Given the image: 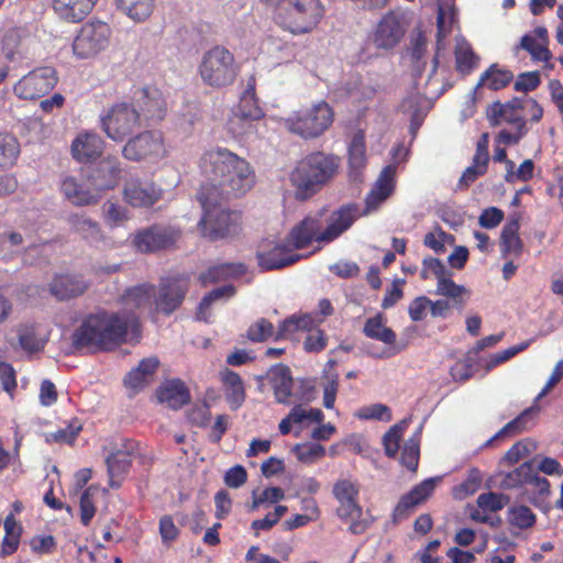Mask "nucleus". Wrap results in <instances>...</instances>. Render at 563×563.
<instances>
[{"instance_id":"nucleus-50","label":"nucleus","mask_w":563,"mask_h":563,"mask_svg":"<svg viewBox=\"0 0 563 563\" xmlns=\"http://www.w3.org/2000/svg\"><path fill=\"white\" fill-rule=\"evenodd\" d=\"M222 380L227 386V397L235 407L241 406L244 401V387L241 377L231 371H227L222 375Z\"/></svg>"},{"instance_id":"nucleus-41","label":"nucleus","mask_w":563,"mask_h":563,"mask_svg":"<svg viewBox=\"0 0 563 563\" xmlns=\"http://www.w3.org/2000/svg\"><path fill=\"white\" fill-rule=\"evenodd\" d=\"M46 341V333L40 327L23 325L19 329L20 346L27 353L41 351Z\"/></svg>"},{"instance_id":"nucleus-13","label":"nucleus","mask_w":563,"mask_h":563,"mask_svg":"<svg viewBox=\"0 0 563 563\" xmlns=\"http://www.w3.org/2000/svg\"><path fill=\"white\" fill-rule=\"evenodd\" d=\"M123 156L132 162L156 163L168 154L162 133L145 131L128 140L122 148Z\"/></svg>"},{"instance_id":"nucleus-51","label":"nucleus","mask_w":563,"mask_h":563,"mask_svg":"<svg viewBox=\"0 0 563 563\" xmlns=\"http://www.w3.org/2000/svg\"><path fill=\"white\" fill-rule=\"evenodd\" d=\"M489 161L473 156L472 164L463 172L459 179L457 188H468L477 178L485 175L488 169Z\"/></svg>"},{"instance_id":"nucleus-26","label":"nucleus","mask_w":563,"mask_h":563,"mask_svg":"<svg viewBox=\"0 0 563 563\" xmlns=\"http://www.w3.org/2000/svg\"><path fill=\"white\" fill-rule=\"evenodd\" d=\"M103 140L96 133H79L71 143L73 157L79 163L97 159L102 154Z\"/></svg>"},{"instance_id":"nucleus-53","label":"nucleus","mask_w":563,"mask_h":563,"mask_svg":"<svg viewBox=\"0 0 563 563\" xmlns=\"http://www.w3.org/2000/svg\"><path fill=\"white\" fill-rule=\"evenodd\" d=\"M409 426V419H404L399 423L394 424L384 435L383 443L385 452L389 457H395L399 450V442L404 432Z\"/></svg>"},{"instance_id":"nucleus-27","label":"nucleus","mask_w":563,"mask_h":563,"mask_svg":"<svg viewBox=\"0 0 563 563\" xmlns=\"http://www.w3.org/2000/svg\"><path fill=\"white\" fill-rule=\"evenodd\" d=\"M437 481V478H428L402 496L394 509V519L397 521L406 518L417 505L426 500L434 490Z\"/></svg>"},{"instance_id":"nucleus-30","label":"nucleus","mask_w":563,"mask_h":563,"mask_svg":"<svg viewBox=\"0 0 563 563\" xmlns=\"http://www.w3.org/2000/svg\"><path fill=\"white\" fill-rule=\"evenodd\" d=\"M438 41H437V49L440 51L442 48V41L453 31V27L456 23V11L455 7L451 0L442 1L438 8ZM438 55L433 58L432 74L437 71L438 68Z\"/></svg>"},{"instance_id":"nucleus-60","label":"nucleus","mask_w":563,"mask_h":563,"mask_svg":"<svg viewBox=\"0 0 563 563\" xmlns=\"http://www.w3.org/2000/svg\"><path fill=\"white\" fill-rule=\"evenodd\" d=\"M294 424H302L305 422H318L320 423L324 415L318 408H305L302 406H295L288 413Z\"/></svg>"},{"instance_id":"nucleus-1","label":"nucleus","mask_w":563,"mask_h":563,"mask_svg":"<svg viewBox=\"0 0 563 563\" xmlns=\"http://www.w3.org/2000/svg\"><path fill=\"white\" fill-rule=\"evenodd\" d=\"M155 295L153 286L148 284L128 288L121 296L122 310L89 314L74 332V345L77 349L111 350L123 342L137 340L139 316L153 311Z\"/></svg>"},{"instance_id":"nucleus-32","label":"nucleus","mask_w":563,"mask_h":563,"mask_svg":"<svg viewBox=\"0 0 563 563\" xmlns=\"http://www.w3.org/2000/svg\"><path fill=\"white\" fill-rule=\"evenodd\" d=\"M86 289L87 283L78 275H57L51 284L52 295L60 300L79 296Z\"/></svg>"},{"instance_id":"nucleus-18","label":"nucleus","mask_w":563,"mask_h":563,"mask_svg":"<svg viewBox=\"0 0 563 563\" xmlns=\"http://www.w3.org/2000/svg\"><path fill=\"white\" fill-rule=\"evenodd\" d=\"M59 189L64 198L76 207L91 206L99 201V194L89 177L64 176Z\"/></svg>"},{"instance_id":"nucleus-44","label":"nucleus","mask_w":563,"mask_h":563,"mask_svg":"<svg viewBox=\"0 0 563 563\" xmlns=\"http://www.w3.org/2000/svg\"><path fill=\"white\" fill-rule=\"evenodd\" d=\"M234 294L235 289L231 285H225L210 291L202 298L198 307L197 319L200 321L209 322L211 314L209 313L208 309L210 308V306L219 299H229Z\"/></svg>"},{"instance_id":"nucleus-24","label":"nucleus","mask_w":563,"mask_h":563,"mask_svg":"<svg viewBox=\"0 0 563 563\" xmlns=\"http://www.w3.org/2000/svg\"><path fill=\"white\" fill-rule=\"evenodd\" d=\"M142 114V122L162 120L165 102L158 90L144 88L134 92L132 100Z\"/></svg>"},{"instance_id":"nucleus-33","label":"nucleus","mask_w":563,"mask_h":563,"mask_svg":"<svg viewBox=\"0 0 563 563\" xmlns=\"http://www.w3.org/2000/svg\"><path fill=\"white\" fill-rule=\"evenodd\" d=\"M519 221L507 222L500 233V252L503 257L518 258L523 251V243L519 236Z\"/></svg>"},{"instance_id":"nucleus-38","label":"nucleus","mask_w":563,"mask_h":563,"mask_svg":"<svg viewBox=\"0 0 563 563\" xmlns=\"http://www.w3.org/2000/svg\"><path fill=\"white\" fill-rule=\"evenodd\" d=\"M246 267L242 263H223L210 267L200 275L202 284L217 283L229 278H238L244 275Z\"/></svg>"},{"instance_id":"nucleus-9","label":"nucleus","mask_w":563,"mask_h":563,"mask_svg":"<svg viewBox=\"0 0 563 563\" xmlns=\"http://www.w3.org/2000/svg\"><path fill=\"white\" fill-rule=\"evenodd\" d=\"M238 70L233 54L228 48L219 45L207 51L199 65L202 81L212 88H223L232 85Z\"/></svg>"},{"instance_id":"nucleus-22","label":"nucleus","mask_w":563,"mask_h":563,"mask_svg":"<svg viewBox=\"0 0 563 563\" xmlns=\"http://www.w3.org/2000/svg\"><path fill=\"white\" fill-rule=\"evenodd\" d=\"M523 108L525 101L518 98L506 103L496 102L489 107L487 118L493 126L500 125L501 123L526 126L522 113Z\"/></svg>"},{"instance_id":"nucleus-23","label":"nucleus","mask_w":563,"mask_h":563,"mask_svg":"<svg viewBox=\"0 0 563 563\" xmlns=\"http://www.w3.org/2000/svg\"><path fill=\"white\" fill-rule=\"evenodd\" d=\"M133 443L123 439L115 442L110 449V453L106 459L110 484L114 486L115 478L124 475L132 463Z\"/></svg>"},{"instance_id":"nucleus-40","label":"nucleus","mask_w":563,"mask_h":563,"mask_svg":"<svg viewBox=\"0 0 563 563\" xmlns=\"http://www.w3.org/2000/svg\"><path fill=\"white\" fill-rule=\"evenodd\" d=\"M349 164L354 177H357L366 165L365 134L362 130H356L352 135L349 144Z\"/></svg>"},{"instance_id":"nucleus-35","label":"nucleus","mask_w":563,"mask_h":563,"mask_svg":"<svg viewBox=\"0 0 563 563\" xmlns=\"http://www.w3.org/2000/svg\"><path fill=\"white\" fill-rule=\"evenodd\" d=\"M538 412V409L530 407L523 410L518 417L505 424L495 435L487 440L483 448H488L494 441L510 438L526 431L529 428V422L533 416Z\"/></svg>"},{"instance_id":"nucleus-39","label":"nucleus","mask_w":563,"mask_h":563,"mask_svg":"<svg viewBox=\"0 0 563 563\" xmlns=\"http://www.w3.org/2000/svg\"><path fill=\"white\" fill-rule=\"evenodd\" d=\"M316 321L311 314H292L291 317L284 320L278 331L276 332L275 339H287L291 338L299 331H310L314 328Z\"/></svg>"},{"instance_id":"nucleus-5","label":"nucleus","mask_w":563,"mask_h":563,"mask_svg":"<svg viewBox=\"0 0 563 563\" xmlns=\"http://www.w3.org/2000/svg\"><path fill=\"white\" fill-rule=\"evenodd\" d=\"M339 159L321 152L301 158L290 173L296 198L306 200L316 195L335 174Z\"/></svg>"},{"instance_id":"nucleus-12","label":"nucleus","mask_w":563,"mask_h":563,"mask_svg":"<svg viewBox=\"0 0 563 563\" xmlns=\"http://www.w3.org/2000/svg\"><path fill=\"white\" fill-rule=\"evenodd\" d=\"M112 29L101 20L84 23L73 41V53L78 59H91L106 51L111 42Z\"/></svg>"},{"instance_id":"nucleus-54","label":"nucleus","mask_w":563,"mask_h":563,"mask_svg":"<svg viewBox=\"0 0 563 563\" xmlns=\"http://www.w3.org/2000/svg\"><path fill=\"white\" fill-rule=\"evenodd\" d=\"M419 434L420 429L413 437L406 441L400 456L401 464L412 472L417 470L419 463Z\"/></svg>"},{"instance_id":"nucleus-49","label":"nucleus","mask_w":563,"mask_h":563,"mask_svg":"<svg viewBox=\"0 0 563 563\" xmlns=\"http://www.w3.org/2000/svg\"><path fill=\"white\" fill-rule=\"evenodd\" d=\"M69 222L73 229L88 241L93 242L101 238L99 224L85 216H71Z\"/></svg>"},{"instance_id":"nucleus-31","label":"nucleus","mask_w":563,"mask_h":563,"mask_svg":"<svg viewBox=\"0 0 563 563\" xmlns=\"http://www.w3.org/2000/svg\"><path fill=\"white\" fill-rule=\"evenodd\" d=\"M156 0H115V9L132 22H146L155 10Z\"/></svg>"},{"instance_id":"nucleus-3","label":"nucleus","mask_w":563,"mask_h":563,"mask_svg":"<svg viewBox=\"0 0 563 563\" xmlns=\"http://www.w3.org/2000/svg\"><path fill=\"white\" fill-rule=\"evenodd\" d=\"M363 217L356 203H347L333 210L323 219L307 217L290 231V239L296 249H303L312 242L329 244L346 232L354 222Z\"/></svg>"},{"instance_id":"nucleus-29","label":"nucleus","mask_w":563,"mask_h":563,"mask_svg":"<svg viewBox=\"0 0 563 563\" xmlns=\"http://www.w3.org/2000/svg\"><path fill=\"white\" fill-rule=\"evenodd\" d=\"M267 376L273 387L276 401L289 405L292 396V378L289 368L283 364L274 365L268 371Z\"/></svg>"},{"instance_id":"nucleus-58","label":"nucleus","mask_w":563,"mask_h":563,"mask_svg":"<svg viewBox=\"0 0 563 563\" xmlns=\"http://www.w3.org/2000/svg\"><path fill=\"white\" fill-rule=\"evenodd\" d=\"M81 429V422L78 419H73L66 428H60L55 432L48 433L46 435V441L71 444Z\"/></svg>"},{"instance_id":"nucleus-2","label":"nucleus","mask_w":563,"mask_h":563,"mask_svg":"<svg viewBox=\"0 0 563 563\" xmlns=\"http://www.w3.org/2000/svg\"><path fill=\"white\" fill-rule=\"evenodd\" d=\"M200 169L209 180L202 187L219 197H241L255 184L249 162L227 148L207 151L201 157Z\"/></svg>"},{"instance_id":"nucleus-46","label":"nucleus","mask_w":563,"mask_h":563,"mask_svg":"<svg viewBox=\"0 0 563 563\" xmlns=\"http://www.w3.org/2000/svg\"><path fill=\"white\" fill-rule=\"evenodd\" d=\"M455 60L456 69L462 74H468L477 64V56L464 38L456 40Z\"/></svg>"},{"instance_id":"nucleus-57","label":"nucleus","mask_w":563,"mask_h":563,"mask_svg":"<svg viewBox=\"0 0 563 563\" xmlns=\"http://www.w3.org/2000/svg\"><path fill=\"white\" fill-rule=\"evenodd\" d=\"M536 450V443L530 439L516 442L504 455L501 463L512 465L527 457Z\"/></svg>"},{"instance_id":"nucleus-16","label":"nucleus","mask_w":563,"mask_h":563,"mask_svg":"<svg viewBox=\"0 0 563 563\" xmlns=\"http://www.w3.org/2000/svg\"><path fill=\"white\" fill-rule=\"evenodd\" d=\"M56 82L55 70L42 67L22 77L14 85L13 91L20 99L33 100L49 92Z\"/></svg>"},{"instance_id":"nucleus-64","label":"nucleus","mask_w":563,"mask_h":563,"mask_svg":"<svg viewBox=\"0 0 563 563\" xmlns=\"http://www.w3.org/2000/svg\"><path fill=\"white\" fill-rule=\"evenodd\" d=\"M437 294L452 299H459L463 295L468 294V291L464 286L456 285L451 278L444 275L438 280Z\"/></svg>"},{"instance_id":"nucleus-63","label":"nucleus","mask_w":563,"mask_h":563,"mask_svg":"<svg viewBox=\"0 0 563 563\" xmlns=\"http://www.w3.org/2000/svg\"><path fill=\"white\" fill-rule=\"evenodd\" d=\"M98 489L93 486H89L80 497V520L84 526H88L96 515V507L92 500V496Z\"/></svg>"},{"instance_id":"nucleus-56","label":"nucleus","mask_w":563,"mask_h":563,"mask_svg":"<svg viewBox=\"0 0 563 563\" xmlns=\"http://www.w3.org/2000/svg\"><path fill=\"white\" fill-rule=\"evenodd\" d=\"M508 521L518 529H528L536 523V516L529 507L519 505L508 510Z\"/></svg>"},{"instance_id":"nucleus-8","label":"nucleus","mask_w":563,"mask_h":563,"mask_svg":"<svg viewBox=\"0 0 563 563\" xmlns=\"http://www.w3.org/2000/svg\"><path fill=\"white\" fill-rule=\"evenodd\" d=\"M332 494L339 504L335 512L344 523H349V530L354 534L365 532L372 519L368 515L364 516L358 504V482L351 477L339 478L333 484Z\"/></svg>"},{"instance_id":"nucleus-37","label":"nucleus","mask_w":563,"mask_h":563,"mask_svg":"<svg viewBox=\"0 0 563 563\" xmlns=\"http://www.w3.org/2000/svg\"><path fill=\"white\" fill-rule=\"evenodd\" d=\"M158 400L173 409H178L189 400L187 388L180 380H169L157 394Z\"/></svg>"},{"instance_id":"nucleus-14","label":"nucleus","mask_w":563,"mask_h":563,"mask_svg":"<svg viewBox=\"0 0 563 563\" xmlns=\"http://www.w3.org/2000/svg\"><path fill=\"white\" fill-rule=\"evenodd\" d=\"M290 235L287 241L265 240L257 247V264L263 271L280 269L299 261Z\"/></svg>"},{"instance_id":"nucleus-59","label":"nucleus","mask_w":563,"mask_h":563,"mask_svg":"<svg viewBox=\"0 0 563 563\" xmlns=\"http://www.w3.org/2000/svg\"><path fill=\"white\" fill-rule=\"evenodd\" d=\"M355 417L362 420H379L388 422L391 420V411L384 404H372L361 407L355 412Z\"/></svg>"},{"instance_id":"nucleus-28","label":"nucleus","mask_w":563,"mask_h":563,"mask_svg":"<svg viewBox=\"0 0 563 563\" xmlns=\"http://www.w3.org/2000/svg\"><path fill=\"white\" fill-rule=\"evenodd\" d=\"M98 0H53L54 12L71 23L82 21L93 9Z\"/></svg>"},{"instance_id":"nucleus-10","label":"nucleus","mask_w":563,"mask_h":563,"mask_svg":"<svg viewBox=\"0 0 563 563\" xmlns=\"http://www.w3.org/2000/svg\"><path fill=\"white\" fill-rule=\"evenodd\" d=\"M333 122V111L325 101L294 112L284 120L285 126L306 140L323 134Z\"/></svg>"},{"instance_id":"nucleus-48","label":"nucleus","mask_w":563,"mask_h":563,"mask_svg":"<svg viewBox=\"0 0 563 563\" xmlns=\"http://www.w3.org/2000/svg\"><path fill=\"white\" fill-rule=\"evenodd\" d=\"M263 115L264 112L257 104L254 91L246 90L240 100L236 117L242 120L255 121L263 118Z\"/></svg>"},{"instance_id":"nucleus-4","label":"nucleus","mask_w":563,"mask_h":563,"mask_svg":"<svg viewBox=\"0 0 563 563\" xmlns=\"http://www.w3.org/2000/svg\"><path fill=\"white\" fill-rule=\"evenodd\" d=\"M363 217L356 203H347L333 210L323 219L307 217L290 231V239L296 249H303L312 242L329 244L346 232L354 222Z\"/></svg>"},{"instance_id":"nucleus-42","label":"nucleus","mask_w":563,"mask_h":563,"mask_svg":"<svg viewBox=\"0 0 563 563\" xmlns=\"http://www.w3.org/2000/svg\"><path fill=\"white\" fill-rule=\"evenodd\" d=\"M400 107L402 112L411 117L412 124L420 125L422 119L431 108V100L429 97L417 92L404 99Z\"/></svg>"},{"instance_id":"nucleus-52","label":"nucleus","mask_w":563,"mask_h":563,"mask_svg":"<svg viewBox=\"0 0 563 563\" xmlns=\"http://www.w3.org/2000/svg\"><path fill=\"white\" fill-rule=\"evenodd\" d=\"M518 48L527 51L534 60L539 62H548L552 56L547 45L531 34H526L521 37L520 44L516 49Z\"/></svg>"},{"instance_id":"nucleus-7","label":"nucleus","mask_w":563,"mask_h":563,"mask_svg":"<svg viewBox=\"0 0 563 563\" xmlns=\"http://www.w3.org/2000/svg\"><path fill=\"white\" fill-rule=\"evenodd\" d=\"M198 198L203 209L199 222L203 236L218 240L238 233L241 221L239 212L223 208L218 201L220 197L209 192L208 187H201Z\"/></svg>"},{"instance_id":"nucleus-6","label":"nucleus","mask_w":563,"mask_h":563,"mask_svg":"<svg viewBox=\"0 0 563 563\" xmlns=\"http://www.w3.org/2000/svg\"><path fill=\"white\" fill-rule=\"evenodd\" d=\"M325 14L321 0H284L274 11L276 23L294 35L313 31Z\"/></svg>"},{"instance_id":"nucleus-47","label":"nucleus","mask_w":563,"mask_h":563,"mask_svg":"<svg viewBox=\"0 0 563 563\" xmlns=\"http://www.w3.org/2000/svg\"><path fill=\"white\" fill-rule=\"evenodd\" d=\"M532 463L525 462L511 472L504 475L500 487L504 489H515L527 487L528 477L531 474Z\"/></svg>"},{"instance_id":"nucleus-62","label":"nucleus","mask_w":563,"mask_h":563,"mask_svg":"<svg viewBox=\"0 0 563 563\" xmlns=\"http://www.w3.org/2000/svg\"><path fill=\"white\" fill-rule=\"evenodd\" d=\"M426 49L427 38L421 32H418L411 41V59L412 63L415 64V69L418 74H421L426 65V62L423 59L426 55Z\"/></svg>"},{"instance_id":"nucleus-55","label":"nucleus","mask_w":563,"mask_h":563,"mask_svg":"<svg viewBox=\"0 0 563 563\" xmlns=\"http://www.w3.org/2000/svg\"><path fill=\"white\" fill-rule=\"evenodd\" d=\"M294 453L300 462L312 464L325 455V449L321 444L306 442L295 445Z\"/></svg>"},{"instance_id":"nucleus-17","label":"nucleus","mask_w":563,"mask_h":563,"mask_svg":"<svg viewBox=\"0 0 563 563\" xmlns=\"http://www.w3.org/2000/svg\"><path fill=\"white\" fill-rule=\"evenodd\" d=\"M406 33V26L399 14L388 12L375 26L371 41L378 49L389 51L396 47Z\"/></svg>"},{"instance_id":"nucleus-11","label":"nucleus","mask_w":563,"mask_h":563,"mask_svg":"<svg viewBox=\"0 0 563 563\" xmlns=\"http://www.w3.org/2000/svg\"><path fill=\"white\" fill-rule=\"evenodd\" d=\"M142 124V114L133 101L117 102L101 117L103 132L114 142L124 141Z\"/></svg>"},{"instance_id":"nucleus-19","label":"nucleus","mask_w":563,"mask_h":563,"mask_svg":"<svg viewBox=\"0 0 563 563\" xmlns=\"http://www.w3.org/2000/svg\"><path fill=\"white\" fill-rule=\"evenodd\" d=\"M188 279L185 277H172L162 282L158 296L155 295V309L169 314L183 302L188 291Z\"/></svg>"},{"instance_id":"nucleus-15","label":"nucleus","mask_w":563,"mask_h":563,"mask_svg":"<svg viewBox=\"0 0 563 563\" xmlns=\"http://www.w3.org/2000/svg\"><path fill=\"white\" fill-rule=\"evenodd\" d=\"M397 166L389 164L385 166L367 192L364 200V208L361 209L363 217L377 212L380 207L391 197L396 189Z\"/></svg>"},{"instance_id":"nucleus-43","label":"nucleus","mask_w":563,"mask_h":563,"mask_svg":"<svg viewBox=\"0 0 563 563\" xmlns=\"http://www.w3.org/2000/svg\"><path fill=\"white\" fill-rule=\"evenodd\" d=\"M363 332L367 338L385 344H393L396 341V333L385 325V319L380 313L367 319Z\"/></svg>"},{"instance_id":"nucleus-34","label":"nucleus","mask_w":563,"mask_h":563,"mask_svg":"<svg viewBox=\"0 0 563 563\" xmlns=\"http://www.w3.org/2000/svg\"><path fill=\"white\" fill-rule=\"evenodd\" d=\"M512 78L514 75L510 70L501 68L497 64H493L481 75L473 93H477L481 88H488L495 91L500 90L508 86Z\"/></svg>"},{"instance_id":"nucleus-21","label":"nucleus","mask_w":563,"mask_h":563,"mask_svg":"<svg viewBox=\"0 0 563 563\" xmlns=\"http://www.w3.org/2000/svg\"><path fill=\"white\" fill-rule=\"evenodd\" d=\"M95 190L99 194V200L106 190L114 188L121 177V164L117 157L107 156L88 175Z\"/></svg>"},{"instance_id":"nucleus-45","label":"nucleus","mask_w":563,"mask_h":563,"mask_svg":"<svg viewBox=\"0 0 563 563\" xmlns=\"http://www.w3.org/2000/svg\"><path fill=\"white\" fill-rule=\"evenodd\" d=\"M20 155V144L11 134H0V169L13 166Z\"/></svg>"},{"instance_id":"nucleus-25","label":"nucleus","mask_w":563,"mask_h":563,"mask_svg":"<svg viewBox=\"0 0 563 563\" xmlns=\"http://www.w3.org/2000/svg\"><path fill=\"white\" fill-rule=\"evenodd\" d=\"M176 240V233L167 228L153 227L139 232L134 245L141 252H154L165 249Z\"/></svg>"},{"instance_id":"nucleus-61","label":"nucleus","mask_w":563,"mask_h":563,"mask_svg":"<svg viewBox=\"0 0 563 563\" xmlns=\"http://www.w3.org/2000/svg\"><path fill=\"white\" fill-rule=\"evenodd\" d=\"M482 482V473L477 468H472L465 481L455 489V496L464 498L475 494L481 488Z\"/></svg>"},{"instance_id":"nucleus-36","label":"nucleus","mask_w":563,"mask_h":563,"mask_svg":"<svg viewBox=\"0 0 563 563\" xmlns=\"http://www.w3.org/2000/svg\"><path fill=\"white\" fill-rule=\"evenodd\" d=\"M159 361L156 356L144 358L140 362L139 366L132 369L124 378V383L129 388L140 389L146 385L156 368L158 367Z\"/></svg>"},{"instance_id":"nucleus-20","label":"nucleus","mask_w":563,"mask_h":563,"mask_svg":"<svg viewBox=\"0 0 563 563\" xmlns=\"http://www.w3.org/2000/svg\"><path fill=\"white\" fill-rule=\"evenodd\" d=\"M123 198L132 207L147 208L161 198V190L150 180L130 178L123 188Z\"/></svg>"}]
</instances>
